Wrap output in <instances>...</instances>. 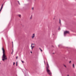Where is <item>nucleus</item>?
Returning a JSON list of instances; mask_svg holds the SVG:
<instances>
[{
	"label": "nucleus",
	"mask_w": 76,
	"mask_h": 76,
	"mask_svg": "<svg viewBox=\"0 0 76 76\" xmlns=\"http://www.w3.org/2000/svg\"><path fill=\"white\" fill-rule=\"evenodd\" d=\"M47 66H46V71L48 74L50 76H51L52 74L51 73V72H50V70H49V65H48V62H47Z\"/></svg>",
	"instance_id": "nucleus-1"
},
{
	"label": "nucleus",
	"mask_w": 76,
	"mask_h": 76,
	"mask_svg": "<svg viewBox=\"0 0 76 76\" xmlns=\"http://www.w3.org/2000/svg\"><path fill=\"white\" fill-rule=\"evenodd\" d=\"M6 55H4L2 56V60L3 61H4V60H7V58L6 57Z\"/></svg>",
	"instance_id": "nucleus-2"
},
{
	"label": "nucleus",
	"mask_w": 76,
	"mask_h": 76,
	"mask_svg": "<svg viewBox=\"0 0 76 76\" xmlns=\"http://www.w3.org/2000/svg\"><path fill=\"white\" fill-rule=\"evenodd\" d=\"M2 50L3 51V55L2 56L6 55H5V50L4 49V48H2Z\"/></svg>",
	"instance_id": "nucleus-3"
},
{
	"label": "nucleus",
	"mask_w": 76,
	"mask_h": 76,
	"mask_svg": "<svg viewBox=\"0 0 76 76\" xmlns=\"http://www.w3.org/2000/svg\"><path fill=\"white\" fill-rule=\"evenodd\" d=\"M69 34V31H64V35H65L66 34Z\"/></svg>",
	"instance_id": "nucleus-4"
},
{
	"label": "nucleus",
	"mask_w": 76,
	"mask_h": 76,
	"mask_svg": "<svg viewBox=\"0 0 76 76\" xmlns=\"http://www.w3.org/2000/svg\"><path fill=\"white\" fill-rule=\"evenodd\" d=\"M32 38H34V37H35V34H33V36L31 37Z\"/></svg>",
	"instance_id": "nucleus-5"
},
{
	"label": "nucleus",
	"mask_w": 76,
	"mask_h": 76,
	"mask_svg": "<svg viewBox=\"0 0 76 76\" xmlns=\"http://www.w3.org/2000/svg\"><path fill=\"white\" fill-rule=\"evenodd\" d=\"M59 23H60V24H61V20H60V19H59Z\"/></svg>",
	"instance_id": "nucleus-6"
},
{
	"label": "nucleus",
	"mask_w": 76,
	"mask_h": 76,
	"mask_svg": "<svg viewBox=\"0 0 76 76\" xmlns=\"http://www.w3.org/2000/svg\"><path fill=\"white\" fill-rule=\"evenodd\" d=\"M12 52L11 53V54H13V49H12Z\"/></svg>",
	"instance_id": "nucleus-7"
},
{
	"label": "nucleus",
	"mask_w": 76,
	"mask_h": 76,
	"mask_svg": "<svg viewBox=\"0 0 76 76\" xmlns=\"http://www.w3.org/2000/svg\"><path fill=\"white\" fill-rule=\"evenodd\" d=\"M72 66H73V68H75V65H74V64H73Z\"/></svg>",
	"instance_id": "nucleus-8"
},
{
	"label": "nucleus",
	"mask_w": 76,
	"mask_h": 76,
	"mask_svg": "<svg viewBox=\"0 0 76 76\" xmlns=\"http://www.w3.org/2000/svg\"><path fill=\"white\" fill-rule=\"evenodd\" d=\"M39 50H41V52L42 51V50H41V48H39Z\"/></svg>",
	"instance_id": "nucleus-9"
},
{
	"label": "nucleus",
	"mask_w": 76,
	"mask_h": 76,
	"mask_svg": "<svg viewBox=\"0 0 76 76\" xmlns=\"http://www.w3.org/2000/svg\"><path fill=\"white\" fill-rule=\"evenodd\" d=\"M19 17H20V16H21V15H18Z\"/></svg>",
	"instance_id": "nucleus-10"
},
{
	"label": "nucleus",
	"mask_w": 76,
	"mask_h": 76,
	"mask_svg": "<svg viewBox=\"0 0 76 76\" xmlns=\"http://www.w3.org/2000/svg\"><path fill=\"white\" fill-rule=\"evenodd\" d=\"M18 4H19V5H20V3H19V1H18Z\"/></svg>",
	"instance_id": "nucleus-11"
},
{
	"label": "nucleus",
	"mask_w": 76,
	"mask_h": 76,
	"mask_svg": "<svg viewBox=\"0 0 76 76\" xmlns=\"http://www.w3.org/2000/svg\"><path fill=\"white\" fill-rule=\"evenodd\" d=\"M21 61H22V63H24V61H22V60H21Z\"/></svg>",
	"instance_id": "nucleus-12"
},
{
	"label": "nucleus",
	"mask_w": 76,
	"mask_h": 76,
	"mask_svg": "<svg viewBox=\"0 0 76 76\" xmlns=\"http://www.w3.org/2000/svg\"><path fill=\"white\" fill-rule=\"evenodd\" d=\"M32 45H34V44H31V47H32Z\"/></svg>",
	"instance_id": "nucleus-13"
},
{
	"label": "nucleus",
	"mask_w": 76,
	"mask_h": 76,
	"mask_svg": "<svg viewBox=\"0 0 76 76\" xmlns=\"http://www.w3.org/2000/svg\"><path fill=\"white\" fill-rule=\"evenodd\" d=\"M17 63H18V62H17L16 63V66H17Z\"/></svg>",
	"instance_id": "nucleus-14"
},
{
	"label": "nucleus",
	"mask_w": 76,
	"mask_h": 76,
	"mask_svg": "<svg viewBox=\"0 0 76 76\" xmlns=\"http://www.w3.org/2000/svg\"><path fill=\"white\" fill-rule=\"evenodd\" d=\"M12 45L13 46V42H12Z\"/></svg>",
	"instance_id": "nucleus-15"
},
{
	"label": "nucleus",
	"mask_w": 76,
	"mask_h": 76,
	"mask_svg": "<svg viewBox=\"0 0 76 76\" xmlns=\"http://www.w3.org/2000/svg\"><path fill=\"white\" fill-rule=\"evenodd\" d=\"M18 56H17L16 57V59H18Z\"/></svg>",
	"instance_id": "nucleus-16"
},
{
	"label": "nucleus",
	"mask_w": 76,
	"mask_h": 76,
	"mask_svg": "<svg viewBox=\"0 0 76 76\" xmlns=\"http://www.w3.org/2000/svg\"><path fill=\"white\" fill-rule=\"evenodd\" d=\"M15 62H13V65H15Z\"/></svg>",
	"instance_id": "nucleus-17"
},
{
	"label": "nucleus",
	"mask_w": 76,
	"mask_h": 76,
	"mask_svg": "<svg viewBox=\"0 0 76 76\" xmlns=\"http://www.w3.org/2000/svg\"><path fill=\"white\" fill-rule=\"evenodd\" d=\"M71 61H69V63H71Z\"/></svg>",
	"instance_id": "nucleus-18"
},
{
	"label": "nucleus",
	"mask_w": 76,
	"mask_h": 76,
	"mask_svg": "<svg viewBox=\"0 0 76 76\" xmlns=\"http://www.w3.org/2000/svg\"><path fill=\"white\" fill-rule=\"evenodd\" d=\"M64 66L65 67H66V65H64Z\"/></svg>",
	"instance_id": "nucleus-19"
},
{
	"label": "nucleus",
	"mask_w": 76,
	"mask_h": 76,
	"mask_svg": "<svg viewBox=\"0 0 76 76\" xmlns=\"http://www.w3.org/2000/svg\"><path fill=\"white\" fill-rule=\"evenodd\" d=\"M34 46H32V48H34Z\"/></svg>",
	"instance_id": "nucleus-20"
},
{
	"label": "nucleus",
	"mask_w": 76,
	"mask_h": 76,
	"mask_svg": "<svg viewBox=\"0 0 76 76\" xmlns=\"http://www.w3.org/2000/svg\"><path fill=\"white\" fill-rule=\"evenodd\" d=\"M32 10H34V8H32Z\"/></svg>",
	"instance_id": "nucleus-21"
},
{
	"label": "nucleus",
	"mask_w": 76,
	"mask_h": 76,
	"mask_svg": "<svg viewBox=\"0 0 76 76\" xmlns=\"http://www.w3.org/2000/svg\"><path fill=\"white\" fill-rule=\"evenodd\" d=\"M33 48H32V47H31V49H33Z\"/></svg>",
	"instance_id": "nucleus-22"
},
{
	"label": "nucleus",
	"mask_w": 76,
	"mask_h": 76,
	"mask_svg": "<svg viewBox=\"0 0 76 76\" xmlns=\"http://www.w3.org/2000/svg\"><path fill=\"white\" fill-rule=\"evenodd\" d=\"M31 53H32V52L31 51Z\"/></svg>",
	"instance_id": "nucleus-23"
},
{
	"label": "nucleus",
	"mask_w": 76,
	"mask_h": 76,
	"mask_svg": "<svg viewBox=\"0 0 76 76\" xmlns=\"http://www.w3.org/2000/svg\"><path fill=\"white\" fill-rule=\"evenodd\" d=\"M67 76H69V75H67Z\"/></svg>",
	"instance_id": "nucleus-24"
},
{
	"label": "nucleus",
	"mask_w": 76,
	"mask_h": 76,
	"mask_svg": "<svg viewBox=\"0 0 76 76\" xmlns=\"http://www.w3.org/2000/svg\"><path fill=\"white\" fill-rule=\"evenodd\" d=\"M44 63H45V61H44Z\"/></svg>",
	"instance_id": "nucleus-25"
},
{
	"label": "nucleus",
	"mask_w": 76,
	"mask_h": 76,
	"mask_svg": "<svg viewBox=\"0 0 76 76\" xmlns=\"http://www.w3.org/2000/svg\"><path fill=\"white\" fill-rule=\"evenodd\" d=\"M60 29L59 28H58V29Z\"/></svg>",
	"instance_id": "nucleus-26"
},
{
	"label": "nucleus",
	"mask_w": 76,
	"mask_h": 76,
	"mask_svg": "<svg viewBox=\"0 0 76 76\" xmlns=\"http://www.w3.org/2000/svg\"><path fill=\"white\" fill-rule=\"evenodd\" d=\"M31 18H32L31 17V18H30L31 19Z\"/></svg>",
	"instance_id": "nucleus-27"
},
{
	"label": "nucleus",
	"mask_w": 76,
	"mask_h": 76,
	"mask_svg": "<svg viewBox=\"0 0 76 76\" xmlns=\"http://www.w3.org/2000/svg\"><path fill=\"white\" fill-rule=\"evenodd\" d=\"M53 19H54V18Z\"/></svg>",
	"instance_id": "nucleus-28"
}]
</instances>
